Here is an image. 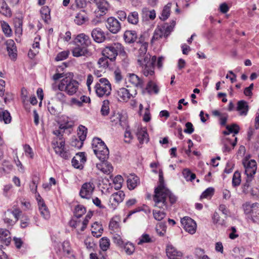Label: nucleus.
<instances>
[{
    "label": "nucleus",
    "mask_w": 259,
    "mask_h": 259,
    "mask_svg": "<svg viewBox=\"0 0 259 259\" xmlns=\"http://www.w3.org/2000/svg\"><path fill=\"white\" fill-rule=\"evenodd\" d=\"M154 192L153 198L154 205L162 210H153V215L156 220L160 221L166 216L165 210L167 209L169 206L168 199L171 204L176 202L177 197L165 187L161 174H159L158 186L155 189Z\"/></svg>",
    "instance_id": "f257e3e1"
},
{
    "label": "nucleus",
    "mask_w": 259,
    "mask_h": 259,
    "mask_svg": "<svg viewBox=\"0 0 259 259\" xmlns=\"http://www.w3.org/2000/svg\"><path fill=\"white\" fill-rule=\"evenodd\" d=\"M137 46L139 48L136 55L137 63L141 68L142 73L147 77L153 76L156 57L153 56L151 57L149 53H147L148 47L147 42H138L137 43Z\"/></svg>",
    "instance_id": "f03ea898"
},
{
    "label": "nucleus",
    "mask_w": 259,
    "mask_h": 259,
    "mask_svg": "<svg viewBox=\"0 0 259 259\" xmlns=\"http://www.w3.org/2000/svg\"><path fill=\"white\" fill-rule=\"evenodd\" d=\"M239 130V126L236 124L227 125L226 130L223 133L225 135L222 140L224 152H229L235 146L237 139L235 135L238 133Z\"/></svg>",
    "instance_id": "7ed1b4c3"
},
{
    "label": "nucleus",
    "mask_w": 259,
    "mask_h": 259,
    "mask_svg": "<svg viewBox=\"0 0 259 259\" xmlns=\"http://www.w3.org/2000/svg\"><path fill=\"white\" fill-rule=\"evenodd\" d=\"M58 88L60 91L65 92L68 95L72 96L78 92L79 83L71 77L66 76L60 81Z\"/></svg>",
    "instance_id": "20e7f679"
},
{
    "label": "nucleus",
    "mask_w": 259,
    "mask_h": 259,
    "mask_svg": "<svg viewBox=\"0 0 259 259\" xmlns=\"http://www.w3.org/2000/svg\"><path fill=\"white\" fill-rule=\"evenodd\" d=\"M94 153L101 161H105L109 156V150L104 142L99 138H95L92 141Z\"/></svg>",
    "instance_id": "39448f33"
},
{
    "label": "nucleus",
    "mask_w": 259,
    "mask_h": 259,
    "mask_svg": "<svg viewBox=\"0 0 259 259\" xmlns=\"http://www.w3.org/2000/svg\"><path fill=\"white\" fill-rule=\"evenodd\" d=\"M82 1V0H75L76 4L72 5L70 8L74 11V13H71V16H74V22L77 25H81L88 20L84 11L80 9L83 5Z\"/></svg>",
    "instance_id": "423d86ee"
},
{
    "label": "nucleus",
    "mask_w": 259,
    "mask_h": 259,
    "mask_svg": "<svg viewBox=\"0 0 259 259\" xmlns=\"http://www.w3.org/2000/svg\"><path fill=\"white\" fill-rule=\"evenodd\" d=\"M176 25V22L174 20L168 23H164L158 25L155 29L153 36L151 39V42L153 43L155 41L161 38L162 37H166L172 31Z\"/></svg>",
    "instance_id": "0eeeda50"
},
{
    "label": "nucleus",
    "mask_w": 259,
    "mask_h": 259,
    "mask_svg": "<svg viewBox=\"0 0 259 259\" xmlns=\"http://www.w3.org/2000/svg\"><path fill=\"white\" fill-rule=\"evenodd\" d=\"M102 54L110 61L114 60L118 54L123 57L126 56L124 48L119 43H115L112 46L106 47L102 51Z\"/></svg>",
    "instance_id": "6e6552de"
},
{
    "label": "nucleus",
    "mask_w": 259,
    "mask_h": 259,
    "mask_svg": "<svg viewBox=\"0 0 259 259\" xmlns=\"http://www.w3.org/2000/svg\"><path fill=\"white\" fill-rule=\"evenodd\" d=\"M244 214L247 218L254 223L258 224L259 204L246 202L242 205Z\"/></svg>",
    "instance_id": "1a4fd4ad"
},
{
    "label": "nucleus",
    "mask_w": 259,
    "mask_h": 259,
    "mask_svg": "<svg viewBox=\"0 0 259 259\" xmlns=\"http://www.w3.org/2000/svg\"><path fill=\"white\" fill-rule=\"evenodd\" d=\"M95 90L99 97H107L111 94V84L106 78H101L96 82Z\"/></svg>",
    "instance_id": "9d476101"
},
{
    "label": "nucleus",
    "mask_w": 259,
    "mask_h": 259,
    "mask_svg": "<svg viewBox=\"0 0 259 259\" xmlns=\"http://www.w3.org/2000/svg\"><path fill=\"white\" fill-rule=\"evenodd\" d=\"M244 168V172L249 181L253 179L257 169V164L255 160L245 158L242 160Z\"/></svg>",
    "instance_id": "9b49d317"
},
{
    "label": "nucleus",
    "mask_w": 259,
    "mask_h": 259,
    "mask_svg": "<svg viewBox=\"0 0 259 259\" xmlns=\"http://www.w3.org/2000/svg\"><path fill=\"white\" fill-rule=\"evenodd\" d=\"M52 144L56 154L65 159L69 158V153L65 150V141L63 138H59L58 140V139H54L52 142Z\"/></svg>",
    "instance_id": "f8f14e48"
},
{
    "label": "nucleus",
    "mask_w": 259,
    "mask_h": 259,
    "mask_svg": "<svg viewBox=\"0 0 259 259\" xmlns=\"http://www.w3.org/2000/svg\"><path fill=\"white\" fill-rule=\"evenodd\" d=\"M166 254L168 259H182L183 256V253L171 244L166 245ZM184 259H193V257L190 255L187 256Z\"/></svg>",
    "instance_id": "ddd939ff"
},
{
    "label": "nucleus",
    "mask_w": 259,
    "mask_h": 259,
    "mask_svg": "<svg viewBox=\"0 0 259 259\" xmlns=\"http://www.w3.org/2000/svg\"><path fill=\"white\" fill-rule=\"evenodd\" d=\"M184 229L190 234L195 233L197 229V224L194 220L188 217H185L181 220Z\"/></svg>",
    "instance_id": "4468645a"
},
{
    "label": "nucleus",
    "mask_w": 259,
    "mask_h": 259,
    "mask_svg": "<svg viewBox=\"0 0 259 259\" xmlns=\"http://www.w3.org/2000/svg\"><path fill=\"white\" fill-rule=\"evenodd\" d=\"M21 212L19 208H15L13 210H8L5 214V222L10 225H14L18 220Z\"/></svg>",
    "instance_id": "2eb2a0df"
},
{
    "label": "nucleus",
    "mask_w": 259,
    "mask_h": 259,
    "mask_svg": "<svg viewBox=\"0 0 259 259\" xmlns=\"http://www.w3.org/2000/svg\"><path fill=\"white\" fill-rule=\"evenodd\" d=\"M95 185L93 182L84 183L80 190L79 194L81 198L90 199L95 190Z\"/></svg>",
    "instance_id": "dca6fc26"
},
{
    "label": "nucleus",
    "mask_w": 259,
    "mask_h": 259,
    "mask_svg": "<svg viewBox=\"0 0 259 259\" xmlns=\"http://www.w3.org/2000/svg\"><path fill=\"white\" fill-rule=\"evenodd\" d=\"M36 199L37 202L39 211L41 217L45 220H48L50 218V211L46 205L45 201L41 197L39 194L36 195Z\"/></svg>",
    "instance_id": "f3484780"
},
{
    "label": "nucleus",
    "mask_w": 259,
    "mask_h": 259,
    "mask_svg": "<svg viewBox=\"0 0 259 259\" xmlns=\"http://www.w3.org/2000/svg\"><path fill=\"white\" fill-rule=\"evenodd\" d=\"M125 194L122 191H119L113 193L110 198L109 206L112 209H115L120 203L123 201Z\"/></svg>",
    "instance_id": "a211bd4d"
},
{
    "label": "nucleus",
    "mask_w": 259,
    "mask_h": 259,
    "mask_svg": "<svg viewBox=\"0 0 259 259\" xmlns=\"http://www.w3.org/2000/svg\"><path fill=\"white\" fill-rule=\"evenodd\" d=\"M107 28L113 34L118 33L121 29V24L113 17L108 18L106 22Z\"/></svg>",
    "instance_id": "6ab92c4d"
},
{
    "label": "nucleus",
    "mask_w": 259,
    "mask_h": 259,
    "mask_svg": "<svg viewBox=\"0 0 259 259\" xmlns=\"http://www.w3.org/2000/svg\"><path fill=\"white\" fill-rule=\"evenodd\" d=\"M136 95V93L133 95L129 90L125 88H121L116 92V98L120 102H126L131 99L134 98Z\"/></svg>",
    "instance_id": "aec40b11"
},
{
    "label": "nucleus",
    "mask_w": 259,
    "mask_h": 259,
    "mask_svg": "<svg viewBox=\"0 0 259 259\" xmlns=\"http://www.w3.org/2000/svg\"><path fill=\"white\" fill-rule=\"evenodd\" d=\"M135 134L140 144L146 143L149 141V136L145 127L138 125L135 130Z\"/></svg>",
    "instance_id": "412c9836"
},
{
    "label": "nucleus",
    "mask_w": 259,
    "mask_h": 259,
    "mask_svg": "<svg viewBox=\"0 0 259 259\" xmlns=\"http://www.w3.org/2000/svg\"><path fill=\"white\" fill-rule=\"evenodd\" d=\"M74 43L75 45L88 48L91 43V40L88 35L84 33H80L75 37Z\"/></svg>",
    "instance_id": "4be33fe9"
},
{
    "label": "nucleus",
    "mask_w": 259,
    "mask_h": 259,
    "mask_svg": "<svg viewBox=\"0 0 259 259\" xmlns=\"http://www.w3.org/2000/svg\"><path fill=\"white\" fill-rule=\"evenodd\" d=\"M252 180L253 179H250V180L249 181L248 178H246V182L242 187V192L251 196H256L259 193V190L257 188L252 187L251 186V182Z\"/></svg>",
    "instance_id": "5701e85b"
},
{
    "label": "nucleus",
    "mask_w": 259,
    "mask_h": 259,
    "mask_svg": "<svg viewBox=\"0 0 259 259\" xmlns=\"http://www.w3.org/2000/svg\"><path fill=\"white\" fill-rule=\"evenodd\" d=\"M78 219V218H73L69 222V225L72 228L76 229L77 237L79 239H81L82 238V234H81V232L83 231L85 228H82V227H83L82 223Z\"/></svg>",
    "instance_id": "b1692460"
},
{
    "label": "nucleus",
    "mask_w": 259,
    "mask_h": 259,
    "mask_svg": "<svg viewBox=\"0 0 259 259\" xmlns=\"http://www.w3.org/2000/svg\"><path fill=\"white\" fill-rule=\"evenodd\" d=\"M72 53L75 57H88L91 55L88 48L78 45H75L73 48Z\"/></svg>",
    "instance_id": "393cba45"
},
{
    "label": "nucleus",
    "mask_w": 259,
    "mask_h": 259,
    "mask_svg": "<svg viewBox=\"0 0 259 259\" xmlns=\"http://www.w3.org/2000/svg\"><path fill=\"white\" fill-rule=\"evenodd\" d=\"M11 240L10 232L7 229L0 228V245L8 246Z\"/></svg>",
    "instance_id": "a878e982"
},
{
    "label": "nucleus",
    "mask_w": 259,
    "mask_h": 259,
    "mask_svg": "<svg viewBox=\"0 0 259 259\" xmlns=\"http://www.w3.org/2000/svg\"><path fill=\"white\" fill-rule=\"evenodd\" d=\"M57 253L60 256H64L69 254L70 251V243L68 241H64L58 244V248H56Z\"/></svg>",
    "instance_id": "bb28decb"
},
{
    "label": "nucleus",
    "mask_w": 259,
    "mask_h": 259,
    "mask_svg": "<svg viewBox=\"0 0 259 259\" xmlns=\"http://www.w3.org/2000/svg\"><path fill=\"white\" fill-rule=\"evenodd\" d=\"M92 36L94 40L98 42H102L105 39L104 32L100 28H94L91 33Z\"/></svg>",
    "instance_id": "cd10ccee"
},
{
    "label": "nucleus",
    "mask_w": 259,
    "mask_h": 259,
    "mask_svg": "<svg viewBox=\"0 0 259 259\" xmlns=\"http://www.w3.org/2000/svg\"><path fill=\"white\" fill-rule=\"evenodd\" d=\"M127 186L129 190H132L136 188L140 184V179L138 177L134 174H130L127 176Z\"/></svg>",
    "instance_id": "c85d7f7f"
},
{
    "label": "nucleus",
    "mask_w": 259,
    "mask_h": 259,
    "mask_svg": "<svg viewBox=\"0 0 259 259\" xmlns=\"http://www.w3.org/2000/svg\"><path fill=\"white\" fill-rule=\"evenodd\" d=\"M7 49L9 57L12 60H15L17 57V49L14 41L9 39L7 41Z\"/></svg>",
    "instance_id": "c756f323"
},
{
    "label": "nucleus",
    "mask_w": 259,
    "mask_h": 259,
    "mask_svg": "<svg viewBox=\"0 0 259 259\" xmlns=\"http://www.w3.org/2000/svg\"><path fill=\"white\" fill-rule=\"evenodd\" d=\"M86 161L84 155L81 153L76 155L72 160V164L76 168L81 169L82 168V164Z\"/></svg>",
    "instance_id": "7c9ffc66"
},
{
    "label": "nucleus",
    "mask_w": 259,
    "mask_h": 259,
    "mask_svg": "<svg viewBox=\"0 0 259 259\" xmlns=\"http://www.w3.org/2000/svg\"><path fill=\"white\" fill-rule=\"evenodd\" d=\"M102 161V162L97 164L96 167L97 169L105 174H110L113 171V166L111 164L108 162Z\"/></svg>",
    "instance_id": "2f4dec72"
},
{
    "label": "nucleus",
    "mask_w": 259,
    "mask_h": 259,
    "mask_svg": "<svg viewBox=\"0 0 259 259\" xmlns=\"http://www.w3.org/2000/svg\"><path fill=\"white\" fill-rule=\"evenodd\" d=\"M236 111L240 116H246L248 111L247 103L243 100L238 101L236 107Z\"/></svg>",
    "instance_id": "473e14b6"
},
{
    "label": "nucleus",
    "mask_w": 259,
    "mask_h": 259,
    "mask_svg": "<svg viewBox=\"0 0 259 259\" xmlns=\"http://www.w3.org/2000/svg\"><path fill=\"white\" fill-rule=\"evenodd\" d=\"M96 5L101 13V16L105 15L109 8V4L106 0H97Z\"/></svg>",
    "instance_id": "72a5a7b5"
},
{
    "label": "nucleus",
    "mask_w": 259,
    "mask_h": 259,
    "mask_svg": "<svg viewBox=\"0 0 259 259\" xmlns=\"http://www.w3.org/2000/svg\"><path fill=\"white\" fill-rule=\"evenodd\" d=\"M11 120L12 117L10 112L4 108H0V121L9 124Z\"/></svg>",
    "instance_id": "f704fd0d"
},
{
    "label": "nucleus",
    "mask_w": 259,
    "mask_h": 259,
    "mask_svg": "<svg viewBox=\"0 0 259 259\" xmlns=\"http://www.w3.org/2000/svg\"><path fill=\"white\" fill-rule=\"evenodd\" d=\"M91 231L93 235L98 238L102 235L103 229L102 226L100 223L96 222L92 224Z\"/></svg>",
    "instance_id": "c9c22d12"
},
{
    "label": "nucleus",
    "mask_w": 259,
    "mask_h": 259,
    "mask_svg": "<svg viewBox=\"0 0 259 259\" xmlns=\"http://www.w3.org/2000/svg\"><path fill=\"white\" fill-rule=\"evenodd\" d=\"M124 40L127 43L134 42L137 38V35L135 31L126 30L123 35Z\"/></svg>",
    "instance_id": "e433bc0d"
},
{
    "label": "nucleus",
    "mask_w": 259,
    "mask_h": 259,
    "mask_svg": "<svg viewBox=\"0 0 259 259\" xmlns=\"http://www.w3.org/2000/svg\"><path fill=\"white\" fill-rule=\"evenodd\" d=\"M128 80L135 87H142V80L138 75L135 74H129L128 75Z\"/></svg>",
    "instance_id": "4c0bfd02"
},
{
    "label": "nucleus",
    "mask_w": 259,
    "mask_h": 259,
    "mask_svg": "<svg viewBox=\"0 0 259 259\" xmlns=\"http://www.w3.org/2000/svg\"><path fill=\"white\" fill-rule=\"evenodd\" d=\"M171 5L172 4L169 3L163 7L162 12L159 16L160 20L165 21L168 19L170 14Z\"/></svg>",
    "instance_id": "58836bf2"
},
{
    "label": "nucleus",
    "mask_w": 259,
    "mask_h": 259,
    "mask_svg": "<svg viewBox=\"0 0 259 259\" xmlns=\"http://www.w3.org/2000/svg\"><path fill=\"white\" fill-rule=\"evenodd\" d=\"M72 126L71 121H69L68 118L66 116H62L61 118L59 123V128L60 130H65L70 129Z\"/></svg>",
    "instance_id": "ea45409f"
},
{
    "label": "nucleus",
    "mask_w": 259,
    "mask_h": 259,
    "mask_svg": "<svg viewBox=\"0 0 259 259\" xmlns=\"http://www.w3.org/2000/svg\"><path fill=\"white\" fill-rule=\"evenodd\" d=\"M0 13L7 17L12 15L11 9L5 0H0Z\"/></svg>",
    "instance_id": "a19ab883"
},
{
    "label": "nucleus",
    "mask_w": 259,
    "mask_h": 259,
    "mask_svg": "<svg viewBox=\"0 0 259 259\" xmlns=\"http://www.w3.org/2000/svg\"><path fill=\"white\" fill-rule=\"evenodd\" d=\"M142 17L146 20H154L156 17V12L155 10H150L147 8L142 9Z\"/></svg>",
    "instance_id": "79ce46f5"
},
{
    "label": "nucleus",
    "mask_w": 259,
    "mask_h": 259,
    "mask_svg": "<svg viewBox=\"0 0 259 259\" xmlns=\"http://www.w3.org/2000/svg\"><path fill=\"white\" fill-rule=\"evenodd\" d=\"M212 220L213 224L217 227H224L226 226V222L223 219H221L217 212H214L212 216Z\"/></svg>",
    "instance_id": "37998d69"
},
{
    "label": "nucleus",
    "mask_w": 259,
    "mask_h": 259,
    "mask_svg": "<svg viewBox=\"0 0 259 259\" xmlns=\"http://www.w3.org/2000/svg\"><path fill=\"white\" fill-rule=\"evenodd\" d=\"M40 15L45 22L48 23L51 19L50 10L48 7H43L40 9Z\"/></svg>",
    "instance_id": "c03bdc74"
},
{
    "label": "nucleus",
    "mask_w": 259,
    "mask_h": 259,
    "mask_svg": "<svg viewBox=\"0 0 259 259\" xmlns=\"http://www.w3.org/2000/svg\"><path fill=\"white\" fill-rule=\"evenodd\" d=\"M146 89L150 94H156L159 92V88L158 86L153 81H150L148 82Z\"/></svg>",
    "instance_id": "a18cd8bd"
},
{
    "label": "nucleus",
    "mask_w": 259,
    "mask_h": 259,
    "mask_svg": "<svg viewBox=\"0 0 259 259\" xmlns=\"http://www.w3.org/2000/svg\"><path fill=\"white\" fill-rule=\"evenodd\" d=\"M124 252L128 255H131L135 252V248L134 245L129 242L124 243L122 245Z\"/></svg>",
    "instance_id": "49530a36"
},
{
    "label": "nucleus",
    "mask_w": 259,
    "mask_h": 259,
    "mask_svg": "<svg viewBox=\"0 0 259 259\" xmlns=\"http://www.w3.org/2000/svg\"><path fill=\"white\" fill-rule=\"evenodd\" d=\"M128 22L132 24L137 25L139 22V14L137 12H131L127 17Z\"/></svg>",
    "instance_id": "de8ad7c7"
},
{
    "label": "nucleus",
    "mask_w": 259,
    "mask_h": 259,
    "mask_svg": "<svg viewBox=\"0 0 259 259\" xmlns=\"http://www.w3.org/2000/svg\"><path fill=\"white\" fill-rule=\"evenodd\" d=\"M87 134V128L83 125H79L77 130L78 138L81 140L84 141L86 139Z\"/></svg>",
    "instance_id": "09e8293b"
},
{
    "label": "nucleus",
    "mask_w": 259,
    "mask_h": 259,
    "mask_svg": "<svg viewBox=\"0 0 259 259\" xmlns=\"http://www.w3.org/2000/svg\"><path fill=\"white\" fill-rule=\"evenodd\" d=\"M86 212L85 208L81 205H77L74 210V215L75 218H79Z\"/></svg>",
    "instance_id": "8fccbe9b"
},
{
    "label": "nucleus",
    "mask_w": 259,
    "mask_h": 259,
    "mask_svg": "<svg viewBox=\"0 0 259 259\" xmlns=\"http://www.w3.org/2000/svg\"><path fill=\"white\" fill-rule=\"evenodd\" d=\"M119 227V219L118 217L113 218L109 223V229L113 231H115L117 230Z\"/></svg>",
    "instance_id": "3c124183"
},
{
    "label": "nucleus",
    "mask_w": 259,
    "mask_h": 259,
    "mask_svg": "<svg viewBox=\"0 0 259 259\" xmlns=\"http://www.w3.org/2000/svg\"><path fill=\"white\" fill-rule=\"evenodd\" d=\"M110 240L107 237H103L100 240V247L103 251H106L110 246Z\"/></svg>",
    "instance_id": "603ef678"
},
{
    "label": "nucleus",
    "mask_w": 259,
    "mask_h": 259,
    "mask_svg": "<svg viewBox=\"0 0 259 259\" xmlns=\"http://www.w3.org/2000/svg\"><path fill=\"white\" fill-rule=\"evenodd\" d=\"M123 182V179L121 176H120V175L116 176L113 179V183L115 189H116V190L120 189L122 186Z\"/></svg>",
    "instance_id": "864d4df0"
},
{
    "label": "nucleus",
    "mask_w": 259,
    "mask_h": 259,
    "mask_svg": "<svg viewBox=\"0 0 259 259\" xmlns=\"http://www.w3.org/2000/svg\"><path fill=\"white\" fill-rule=\"evenodd\" d=\"M183 175L187 181L192 182L196 178L195 174L192 173L191 171L188 168H185L184 169L183 171Z\"/></svg>",
    "instance_id": "5fc2aeb1"
},
{
    "label": "nucleus",
    "mask_w": 259,
    "mask_h": 259,
    "mask_svg": "<svg viewBox=\"0 0 259 259\" xmlns=\"http://www.w3.org/2000/svg\"><path fill=\"white\" fill-rule=\"evenodd\" d=\"M152 238L147 234H143L137 240L138 245H141L145 243L152 242Z\"/></svg>",
    "instance_id": "6e6d98bb"
},
{
    "label": "nucleus",
    "mask_w": 259,
    "mask_h": 259,
    "mask_svg": "<svg viewBox=\"0 0 259 259\" xmlns=\"http://www.w3.org/2000/svg\"><path fill=\"white\" fill-rule=\"evenodd\" d=\"M108 60H109L108 58L103 56L102 57L99 58L98 61L99 67L101 69L107 68L109 66Z\"/></svg>",
    "instance_id": "4d7b16f0"
},
{
    "label": "nucleus",
    "mask_w": 259,
    "mask_h": 259,
    "mask_svg": "<svg viewBox=\"0 0 259 259\" xmlns=\"http://www.w3.org/2000/svg\"><path fill=\"white\" fill-rule=\"evenodd\" d=\"M241 183V175L237 171L234 173L232 178V185L233 187L238 186Z\"/></svg>",
    "instance_id": "13d9d810"
},
{
    "label": "nucleus",
    "mask_w": 259,
    "mask_h": 259,
    "mask_svg": "<svg viewBox=\"0 0 259 259\" xmlns=\"http://www.w3.org/2000/svg\"><path fill=\"white\" fill-rule=\"evenodd\" d=\"M214 189L212 187H209L206 189L201 195L200 198H210L213 195Z\"/></svg>",
    "instance_id": "bf43d9fd"
},
{
    "label": "nucleus",
    "mask_w": 259,
    "mask_h": 259,
    "mask_svg": "<svg viewBox=\"0 0 259 259\" xmlns=\"http://www.w3.org/2000/svg\"><path fill=\"white\" fill-rule=\"evenodd\" d=\"M83 141L79 139H78L76 137H74L72 138L71 145L73 147L79 149L82 146Z\"/></svg>",
    "instance_id": "052dcab7"
},
{
    "label": "nucleus",
    "mask_w": 259,
    "mask_h": 259,
    "mask_svg": "<svg viewBox=\"0 0 259 259\" xmlns=\"http://www.w3.org/2000/svg\"><path fill=\"white\" fill-rule=\"evenodd\" d=\"M101 112L103 115H107L109 112V102L104 101L101 109Z\"/></svg>",
    "instance_id": "680f3d73"
},
{
    "label": "nucleus",
    "mask_w": 259,
    "mask_h": 259,
    "mask_svg": "<svg viewBox=\"0 0 259 259\" xmlns=\"http://www.w3.org/2000/svg\"><path fill=\"white\" fill-rule=\"evenodd\" d=\"M166 226L161 223L157 225L156 228L157 234L160 236H162L165 234L166 232Z\"/></svg>",
    "instance_id": "e2e57ef3"
},
{
    "label": "nucleus",
    "mask_w": 259,
    "mask_h": 259,
    "mask_svg": "<svg viewBox=\"0 0 259 259\" xmlns=\"http://www.w3.org/2000/svg\"><path fill=\"white\" fill-rule=\"evenodd\" d=\"M113 76L116 82H119L122 79L121 71L119 68H116L113 71Z\"/></svg>",
    "instance_id": "0e129e2a"
},
{
    "label": "nucleus",
    "mask_w": 259,
    "mask_h": 259,
    "mask_svg": "<svg viewBox=\"0 0 259 259\" xmlns=\"http://www.w3.org/2000/svg\"><path fill=\"white\" fill-rule=\"evenodd\" d=\"M25 155L30 158H33L34 153L32 149L28 145H25L23 147Z\"/></svg>",
    "instance_id": "69168bd1"
},
{
    "label": "nucleus",
    "mask_w": 259,
    "mask_h": 259,
    "mask_svg": "<svg viewBox=\"0 0 259 259\" xmlns=\"http://www.w3.org/2000/svg\"><path fill=\"white\" fill-rule=\"evenodd\" d=\"M69 55V52L63 51L58 54L55 60L57 61H62L66 59Z\"/></svg>",
    "instance_id": "338daca9"
},
{
    "label": "nucleus",
    "mask_w": 259,
    "mask_h": 259,
    "mask_svg": "<svg viewBox=\"0 0 259 259\" xmlns=\"http://www.w3.org/2000/svg\"><path fill=\"white\" fill-rule=\"evenodd\" d=\"M2 28L4 33L7 36H10L11 34V29L8 23L4 22L2 23Z\"/></svg>",
    "instance_id": "774afa93"
}]
</instances>
